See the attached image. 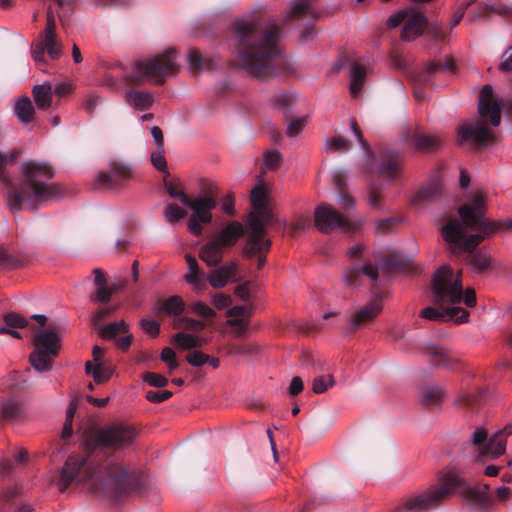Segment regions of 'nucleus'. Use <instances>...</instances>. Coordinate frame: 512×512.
<instances>
[{"label":"nucleus","instance_id":"nucleus-18","mask_svg":"<svg viewBox=\"0 0 512 512\" xmlns=\"http://www.w3.org/2000/svg\"><path fill=\"white\" fill-rule=\"evenodd\" d=\"M366 276L372 282L378 278V270L370 262L363 265L353 264L345 273L344 280L348 286L357 287L361 284V277Z\"/></svg>","mask_w":512,"mask_h":512},{"label":"nucleus","instance_id":"nucleus-16","mask_svg":"<svg viewBox=\"0 0 512 512\" xmlns=\"http://www.w3.org/2000/svg\"><path fill=\"white\" fill-rule=\"evenodd\" d=\"M248 229L246 244L243 248L244 256L252 258L257 254L269 251L271 242L268 239H263L265 233L261 232L260 224H252V227H248Z\"/></svg>","mask_w":512,"mask_h":512},{"label":"nucleus","instance_id":"nucleus-58","mask_svg":"<svg viewBox=\"0 0 512 512\" xmlns=\"http://www.w3.org/2000/svg\"><path fill=\"white\" fill-rule=\"evenodd\" d=\"M227 325L233 326L232 333L239 337L248 330L249 323L245 319H228Z\"/></svg>","mask_w":512,"mask_h":512},{"label":"nucleus","instance_id":"nucleus-38","mask_svg":"<svg viewBox=\"0 0 512 512\" xmlns=\"http://www.w3.org/2000/svg\"><path fill=\"white\" fill-rule=\"evenodd\" d=\"M174 342L183 350H191L200 347L204 340L198 336L179 332L173 337Z\"/></svg>","mask_w":512,"mask_h":512},{"label":"nucleus","instance_id":"nucleus-42","mask_svg":"<svg viewBox=\"0 0 512 512\" xmlns=\"http://www.w3.org/2000/svg\"><path fill=\"white\" fill-rule=\"evenodd\" d=\"M163 215L169 224L175 225L178 221L186 217L187 212L178 205L169 203L165 206Z\"/></svg>","mask_w":512,"mask_h":512},{"label":"nucleus","instance_id":"nucleus-29","mask_svg":"<svg viewBox=\"0 0 512 512\" xmlns=\"http://www.w3.org/2000/svg\"><path fill=\"white\" fill-rule=\"evenodd\" d=\"M415 148L421 151L433 150L440 147L443 139L438 135H426L415 131L412 136Z\"/></svg>","mask_w":512,"mask_h":512},{"label":"nucleus","instance_id":"nucleus-52","mask_svg":"<svg viewBox=\"0 0 512 512\" xmlns=\"http://www.w3.org/2000/svg\"><path fill=\"white\" fill-rule=\"evenodd\" d=\"M179 322L181 323L179 327L193 332H200L206 327L205 322L202 320L190 317H182Z\"/></svg>","mask_w":512,"mask_h":512},{"label":"nucleus","instance_id":"nucleus-10","mask_svg":"<svg viewBox=\"0 0 512 512\" xmlns=\"http://www.w3.org/2000/svg\"><path fill=\"white\" fill-rule=\"evenodd\" d=\"M216 191L217 187L211 184L207 188V193L211 196L188 197L185 202L184 206L192 210V215L188 220V229L192 234L200 236L203 232L201 224H208L212 221V210L216 207V201L212 196Z\"/></svg>","mask_w":512,"mask_h":512},{"label":"nucleus","instance_id":"nucleus-17","mask_svg":"<svg viewBox=\"0 0 512 512\" xmlns=\"http://www.w3.org/2000/svg\"><path fill=\"white\" fill-rule=\"evenodd\" d=\"M44 52L52 60H56L61 56L62 44L57 40L56 36H43L42 39L32 45L31 55L37 64L44 62Z\"/></svg>","mask_w":512,"mask_h":512},{"label":"nucleus","instance_id":"nucleus-14","mask_svg":"<svg viewBox=\"0 0 512 512\" xmlns=\"http://www.w3.org/2000/svg\"><path fill=\"white\" fill-rule=\"evenodd\" d=\"M108 172L101 171L96 176V182L104 188H118L122 182L131 177V169L127 164L113 160Z\"/></svg>","mask_w":512,"mask_h":512},{"label":"nucleus","instance_id":"nucleus-2","mask_svg":"<svg viewBox=\"0 0 512 512\" xmlns=\"http://www.w3.org/2000/svg\"><path fill=\"white\" fill-rule=\"evenodd\" d=\"M16 157L15 152L0 153V180L4 186L6 203L12 212L20 211L23 204L29 210H35L38 204L59 194L58 187L48 182L53 178L54 170L45 161H24L19 169L18 183H12L5 175V167L13 163Z\"/></svg>","mask_w":512,"mask_h":512},{"label":"nucleus","instance_id":"nucleus-37","mask_svg":"<svg viewBox=\"0 0 512 512\" xmlns=\"http://www.w3.org/2000/svg\"><path fill=\"white\" fill-rule=\"evenodd\" d=\"M432 363L438 367L453 368L457 359L442 347L433 348L431 350Z\"/></svg>","mask_w":512,"mask_h":512},{"label":"nucleus","instance_id":"nucleus-45","mask_svg":"<svg viewBox=\"0 0 512 512\" xmlns=\"http://www.w3.org/2000/svg\"><path fill=\"white\" fill-rule=\"evenodd\" d=\"M118 287L116 285H113L111 287H108L107 285L104 286H98L97 291L95 294L91 296L92 301L99 302L101 304H107L114 292H116Z\"/></svg>","mask_w":512,"mask_h":512},{"label":"nucleus","instance_id":"nucleus-40","mask_svg":"<svg viewBox=\"0 0 512 512\" xmlns=\"http://www.w3.org/2000/svg\"><path fill=\"white\" fill-rule=\"evenodd\" d=\"M85 371L87 374H91L97 383L109 380L112 375L110 368L102 366L101 363H97L93 366L89 361L85 364Z\"/></svg>","mask_w":512,"mask_h":512},{"label":"nucleus","instance_id":"nucleus-53","mask_svg":"<svg viewBox=\"0 0 512 512\" xmlns=\"http://www.w3.org/2000/svg\"><path fill=\"white\" fill-rule=\"evenodd\" d=\"M143 381L150 386L161 388L167 385L168 379L161 374L154 372H147L142 377Z\"/></svg>","mask_w":512,"mask_h":512},{"label":"nucleus","instance_id":"nucleus-41","mask_svg":"<svg viewBox=\"0 0 512 512\" xmlns=\"http://www.w3.org/2000/svg\"><path fill=\"white\" fill-rule=\"evenodd\" d=\"M184 310V302L179 296H170L167 298L162 306L160 307V311L172 315L177 316L180 315Z\"/></svg>","mask_w":512,"mask_h":512},{"label":"nucleus","instance_id":"nucleus-63","mask_svg":"<svg viewBox=\"0 0 512 512\" xmlns=\"http://www.w3.org/2000/svg\"><path fill=\"white\" fill-rule=\"evenodd\" d=\"M231 303V297L225 294H216L212 297V304L219 310L229 307Z\"/></svg>","mask_w":512,"mask_h":512},{"label":"nucleus","instance_id":"nucleus-26","mask_svg":"<svg viewBox=\"0 0 512 512\" xmlns=\"http://www.w3.org/2000/svg\"><path fill=\"white\" fill-rule=\"evenodd\" d=\"M1 414L6 421L21 420L26 415L25 404L18 398H7L2 401Z\"/></svg>","mask_w":512,"mask_h":512},{"label":"nucleus","instance_id":"nucleus-3","mask_svg":"<svg viewBox=\"0 0 512 512\" xmlns=\"http://www.w3.org/2000/svg\"><path fill=\"white\" fill-rule=\"evenodd\" d=\"M487 195L474 191L467 203L458 208L460 220L452 219L441 227V234L453 253L470 252L486 237L499 229V224L488 221L484 215Z\"/></svg>","mask_w":512,"mask_h":512},{"label":"nucleus","instance_id":"nucleus-50","mask_svg":"<svg viewBox=\"0 0 512 512\" xmlns=\"http://www.w3.org/2000/svg\"><path fill=\"white\" fill-rule=\"evenodd\" d=\"M350 128L353 134L355 135L357 141L359 142L361 148L368 155V162H370V158L374 157V153L370 150L368 143L364 140L360 128L358 127L357 121L354 118H350L349 120Z\"/></svg>","mask_w":512,"mask_h":512},{"label":"nucleus","instance_id":"nucleus-47","mask_svg":"<svg viewBox=\"0 0 512 512\" xmlns=\"http://www.w3.org/2000/svg\"><path fill=\"white\" fill-rule=\"evenodd\" d=\"M186 60L188 63V68L193 74L199 72L204 67L203 58L201 54L195 49H190L187 52Z\"/></svg>","mask_w":512,"mask_h":512},{"label":"nucleus","instance_id":"nucleus-57","mask_svg":"<svg viewBox=\"0 0 512 512\" xmlns=\"http://www.w3.org/2000/svg\"><path fill=\"white\" fill-rule=\"evenodd\" d=\"M264 163L267 169H277L281 163V154L278 151H269L265 153Z\"/></svg>","mask_w":512,"mask_h":512},{"label":"nucleus","instance_id":"nucleus-13","mask_svg":"<svg viewBox=\"0 0 512 512\" xmlns=\"http://www.w3.org/2000/svg\"><path fill=\"white\" fill-rule=\"evenodd\" d=\"M382 311V303L379 297H376L368 303L358 307L348 319L347 329L357 331L367 324L373 322Z\"/></svg>","mask_w":512,"mask_h":512},{"label":"nucleus","instance_id":"nucleus-54","mask_svg":"<svg viewBox=\"0 0 512 512\" xmlns=\"http://www.w3.org/2000/svg\"><path fill=\"white\" fill-rule=\"evenodd\" d=\"M151 161L156 169L164 171L167 167L164 147H156L151 155Z\"/></svg>","mask_w":512,"mask_h":512},{"label":"nucleus","instance_id":"nucleus-23","mask_svg":"<svg viewBox=\"0 0 512 512\" xmlns=\"http://www.w3.org/2000/svg\"><path fill=\"white\" fill-rule=\"evenodd\" d=\"M370 71V65L366 61L354 62L350 67V93L356 97L365 81V77Z\"/></svg>","mask_w":512,"mask_h":512},{"label":"nucleus","instance_id":"nucleus-21","mask_svg":"<svg viewBox=\"0 0 512 512\" xmlns=\"http://www.w3.org/2000/svg\"><path fill=\"white\" fill-rule=\"evenodd\" d=\"M126 103L136 111L148 110L154 103V96L147 90L128 89L124 92Z\"/></svg>","mask_w":512,"mask_h":512},{"label":"nucleus","instance_id":"nucleus-31","mask_svg":"<svg viewBox=\"0 0 512 512\" xmlns=\"http://www.w3.org/2000/svg\"><path fill=\"white\" fill-rule=\"evenodd\" d=\"M506 443L507 441L505 437H503V431H498L487 441L484 453L491 455L492 458H497L505 453Z\"/></svg>","mask_w":512,"mask_h":512},{"label":"nucleus","instance_id":"nucleus-32","mask_svg":"<svg viewBox=\"0 0 512 512\" xmlns=\"http://www.w3.org/2000/svg\"><path fill=\"white\" fill-rule=\"evenodd\" d=\"M466 263L476 273L484 272L490 265V256L484 251L470 253L466 258Z\"/></svg>","mask_w":512,"mask_h":512},{"label":"nucleus","instance_id":"nucleus-60","mask_svg":"<svg viewBox=\"0 0 512 512\" xmlns=\"http://www.w3.org/2000/svg\"><path fill=\"white\" fill-rule=\"evenodd\" d=\"M367 201L368 204L373 208L379 209L381 207V192L378 187L372 185L369 188Z\"/></svg>","mask_w":512,"mask_h":512},{"label":"nucleus","instance_id":"nucleus-64","mask_svg":"<svg viewBox=\"0 0 512 512\" xmlns=\"http://www.w3.org/2000/svg\"><path fill=\"white\" fill-rule=\"evenodd\" d=\"M499 68L502 71H511L512 70V47H509L502 55L501 62L499 64Z\"/></svg>","mask_w":512,"mask_h":512},{"label":"nucleus","instance_id":"nucleus-30","mask_svg":"<svg viewBox=\"0 0 512 512\" xmlns=\"http://www.w3.org/2000/svg\"><path fill=\"white\" fill-rule=\"evenodd\" d=\"M33 97L39 109H48L52 103V86L49 82L36 85L33 88Z\"/></svg>","mask_w":512,"mask_h":512},{"label":"nucleus","instance_id":"nucleus-34","mask_svg":"<svg viewBox=\"0 0 512 512\" xmlns=\"http://www.w3.org/2000/svg\"><path fill=\"white\" fill-rule=\"evenodd\" d=\"M294 102L295 97L284 91L275 93L271 99L272 106L286 115L291 112Z\"/></svg>","mask_w":512,"mask_h":512},{"label":"nucleus","instance_id":"nucleus-48","mask_svg":"<svg viewBox=\"0 0 512 512\" xmlns=\"http://www.w3.org/2000/svg\"><path fill=\"white\" fill-rule=\"evenodd\" d=\"M335 384L332 375L316 377L312 382V390L316 394H322Z\"/></svg>","mask_w":512,"mask_h":512},{"label":"nucleus","instance_id":"nucleus-35","mask_svg":"<svg viewBox=\"0 0 512 512\" xmlns=\"http://www.w3.org/2000/svg\"><path fill=\"white\" fill-rule=\"evenodd\" d=\"M15 114L23 123H29L33 119L34 107L28 97L19 98L14 106Z\"/></svg>","mask_w":512,"mask_h":512},{"label":"nucleus","instance_id":"nucleus-36","mask_svg":"<svg viewBox=\"0 0 512 512\" xmlns=\"http://www.w3.org/2000/svg\"><path fill=\"white\" fill-rule=\"evenodd\" d=\"M99 334L104 339H114L116 336L126 333L128 331V325L124 320L117 322L101 325L99 328Z\"/></svg>","mask_w":512,"mask_h":512},{"label":"nucleus","instance_id":"nucleus-33","mask_svg":"<svg viewBox=\"0 0 512 512\" xmlns=\"http://www.w3.org/2000/svg\"><path fill=\"white\" fill-rule=\"evenodd\" d=\"M439 187L436 183H429L418 189L411 197L410 203L413 205H423L432 200L438 193Z\"/></svg>","mask_w":512,"mask_h":512},{"label":"nucleus","instance_id":"nucleus-6","mask_svg":"<svg viewBox=\"0 0 512 512\" xmlns=\"http://www.w3.org/2000/svg\"><path fill=\"white\" fill-rule=\"evenodd\" d=\"M456 491L473 504H482L487 498L485 493L468 486L456 473L448 472L440 477L438 486L409 498L405 503V509L407 512H419L436 507Z\"/></svg>","mask_w":512,"mask_h":512},{"label":"nucleus","instance_id":"nucleus-49","mask_svg":"<svg viewBox=\"0 0 512 512\" xmlns=\"http://www.w3.org/2000/svg\"><path fill=\"white\" fill-rule=\"evenodd\" d=\"M308 118L305 116L302 117H295L291 119L287 124V136L288 137H295L297 136L307 125Z\"/></svg>","mask_w":512,"mask_h":512},{"label":"nucleus","instance_id":"nucleus-12","mask_svg":"<svg viewBox=\"0 0 512 512\" xmlns=\"http://www.w3.org/2000/svg\"><path fill=\"white\" fill-rule=\"evenodd\" d=\"M458 139L474 147H483L493 142L494 132L485 124L470 122L460 125L457 129Z\"/></svg>","mask_w":512,"mask_h":512},{"label":"nucleus","instance_id":"nucleus-28","mask_svg":"<svg viewBox=\"0 0 512 512\" xmlns=\"http://www.w3.org/2000/svg\"><path fill=\"white\" fill-rule=\"evenodd\" d=\"M332 179L335 188L338 190L339 204L345 209L352 208L355 204V201L354 198L344 189L345 175L343 174V172L340 170L335 171L333 173Z\"/></svg>","mask_w":512,"mask_h":512},{"label":"nucleus","instance_id":"nucleus-55","mask_svg":"<svg viewBox=\"0 0 512 512\" xmlns=\"http://www.w3.org/2000/svg\"><path fill=\"white\" fill-rule=\"evenodd\" d=\"M220 268L223 271L228 282H238L240 280V278L237 277L239 272V265L237 262H229L225 265L220 266Z\"/></svg>","mask_w":512,"mask_h":512},{"label":"nucleus","instance_id":"nucleus-39","mask_svg":"<svg viewBox=\"0 0 512 512\" xmlns=\"http://www.w3.org/2000/svg\"><path fill=\"white\" fill-rule=\"evenodd\" d=\"M273 214L270 210L264 208L255 209L250 213L248 219V227H252V224H260L261 232L266 233V224L272 220Z\"/></svg>","mask_w":512,"mask_h":512},{"label":"nucleus","instance_id":"nucleus-25","mask_svg":"<svg viewBox=\"0 0 512 512\" xmlns=\"http://www.w3.org/2000/svg\"><path fill=\"white\" fill-rule=\"evenodd\" d=\"M224 255V247L214 238L204 244L199 252V257L209 267H216L220 264Z\"/></svg>","mask_w":512,"mask_h":512},{"label":"nucleus","instance_id":"nucleus-19","mask_svg":"<svg viewBox=\"0 0 512 512\" xmlns=\"http://www.w3.org/2000/svg\"><path fill=\"white\" fill-rule=\"evenodd\" d=\"M426 25V18L422 13L411 12L406 16L401 37L405 41H411L420 36Z\"/></svg>","mask_w":512,"mask_h":512},{"label":"nucleus","instance_id":"nucleus-8","mask_svg":"<svg viewBox=\"0 0 512 512\" xmlns=\"http://www.w3.org/2000/svg\"><path fill=\"white\" fill-rule=\"evenodd\" d=\"M136 430L123 423H113L99 429L89 428L83 432V442L89 449H124L136 438Z\"/></svg>","mask_w":512,"mask_h":512},{"label":"nucleus","instance_id":"nucleus-11","mask_svg":"<svg viewBox=\"0 0 512 512\" xmlns=\"http://www.w3.org/2000/svg\"><path fill=\"white\" fill-rule=\"evenodd\" d=\"M314 218L316 227L323 233H329L337 228H341L343 231L355 230V225L351 224L331 205L323 204L316 207Z\"/></svg>","mask_w":512,"mask_h":512},{"label":"nucleus","instance_id":"nucleus-62","mask_svg":"<svg viewBox=\"0 0 512 512\" xmlns=\"http://www.w3.org/2000/svg\"><path fill=\"white\" fill-rule=\"evenodd\" d=\"M141 328L151 336H156L160 332V325L155 320L142 319L140 321Z\"/></svg>","mask_w":512,"mask_h":512},{"label":"nucleus","instance_id":"nucleus-22","mask_svg":"<svg viewBox=\"0 0 512 512\" xmlns=\"http://www.w3.org/2000/svg\"><path fill=\"white\" fill-rule=\"evenodd\" d=\"M455 67H456V63L453 58H447L445 62H440V61L427 62L422 69V73L420 75L419 81L426 83L430 80V78L432 76H435L437 74H442V73L454 74Z\"/></svg>","mask_w":512,"mask_h":512},{"label":"nucleus","instance_id":"nucleus-43","mask_svg":"<svg viewBox=\"0 0 512 512\" xmlns=\"http://www.w3.org/2000/svg\"><path fill=\"white\" fill-rule=\"evenodd\" d=\"M349 142L342 136H334L327 138L325 141V150L327 152H344L348 150Z\"/></svg>","mask_w":512,"mask_h":512},{"label":"nucleus","instance_id":"nucleus-15","mask_svg":"<svg viewBox=\"0 0 512 512\" xmlns=\"http://www.w3.org/2000/svg\"><path fill=\"white\" fill-rule=\"evenodd\" d=\"M493 88L486 84L483 86L478 103V113L480 117H489L494 127L499 126L501 122V101H492Z\"/></svg>","mask_w":512,"mask_h":512},{"label":"nucleus","instance_id":"nucleus-20","mask_svg":"<svg viewBox=\"0 0 512 512\" xmlns=\"http://www.w3.org/2000/svg\"><path fill=\"white\" fill-rule=\"evenodd\" d=\"M243 234V225L240 222L232 221L227 223L218 233H216L214 239L224 248L232 247L243 236Z\"/></svg>","mask_w":512,"mask_h":512},{"label":"nucleus","instance_id":"nucleus-9","mask_svg":"<svg viewBox=\"0 0 512 512\" xmlns=\"http://www.w3.org/2000/svg\"><path fill=\"white\" fill-rule=\"evenodd\" d=\"M33 345L34 350L29 357L31 366L38 372L51 371L60 349L58 333L54 330H40L34 336Z\"/></svg>","mask_w":512,"mask_h":512},{"label":"nucleus","instance_id":"nucleus-27","mask_svg":"<svg viewBox=\"0 0 512 512\" xmlns=\"http://www.w3.org/2000/svg\"><path fill=\"white\" fill-rule=\"evenodd\" d=\"M445 394V390L440 386H426L420 392V402L423 406L433 409L442 403Z\"/></svg>","mask_w":512,"mask_h":512},{"label":"nucleus","instance_id":"nucleus-59","mask_svg":"<svg viewBox=\"0 0 512 512\" xmlns=\"http://www.w3.org/2000/svg\"><path fill=\"white\" fill-rule=\"evenodd\" d=\"M172 396V392L168 390L154 391L150 390L146 393V399L152 403H161L168 400Z\"/></svg>","mask_w":512,"mask_h":512},{"label":"nucleus","instance_id":"nucleus-4","mask_svg":"<svg viewBox=\"0 0 512 512\" xmlns=\"http://www.w3.org/2000/svg\"><path fill=\"white\" fill-rule=\"evenodd\" d=\"M74 482L88 484L95 493L111 495L127 492L132 484L130 474L121 464L110 462L96 467L82 455L67 458L58 482L59 491L64 492Z\"/></svg>","mask_w":512,"mask_h":512},{"label":"nucleus","instance_id":"nucleus-24","mask_svg":"<svg viewBox=\"0 0 512 512\" xmlns=\"http://www.w3.org/2000/svg\"><path fill=\"white\" fill-rule=\"evenodd\" d=\"M403 168V160L398 153H387L378 168L380 177L394 179L398 177Z\"/></svg>","mask_w":512,"mask_h":512},{"label":"nucleus","instance_id":"nucleus-51","mask_svg":"<svg viewBox=\"0 0 512 512\" xmlns=\"http://www.w3.org/2000/svg\"><path fill=\"white\" fill-rule=\"evenodd\" d=\"M189 308L193 313L203 318L210 319L214 318L216 315V312L202 301H194L190 303Z\"/></svg>","mask_w":512,"mask_h":512},{"label":"nucleus","instance_id":"nucleus-7","mask_svg":"<svg viewBox=\"0 0 512 512\" xmlns=\"http://www.w3.org/2000/svg\"><path fill=\"white\" fill-rule=\"evenodd\" d=\"M179 62L174 49H167L152 57L136 60L132 64V72L126 80L135 83L149 82L161 85L166 78L177 75Z\"/></svg>","mask_w":512,"mask_h":512},{"label":"nucleus","instance_id":"nucleus-5","mask_svg":"<svg viewBox=\"0 0 512 512\" xmlns=\"http://www.w3.org/2000/svg\"><path fill=\"white\" fill-rule=\"evenodd\" d=\"M433 303L440 309L427 307L420 316L424 319L442 322L453 321L456 324L466 323L469 313L458 305L464 302L468 307L476 303L475 291L467 288L465 293L462 286V271L456 273L449 266L438 268L432 278Z\"/></svg>","mask_w":512,"mask_h":512},{"label":"nucleus","instance_id":"nucleus-61","mask_svg":"<svg viewBox=\"0 0 512 512\" xmlns=\"http://www.w3.org/2000/svg\"><path fill=\"white\" fill-rule=\"evenodd\" d=\"M5 323L9 328L15 327H24L27 324V321L19 314L10 313L5 316Z\"/></svg>","mask_w":512,"mask_h":512},{"label":"nucleus","instance_id":"nucleus-46","mask_svg":"<svg viewBox=\"0 0 512 512\" xmlns=\"http://www.w3.org/2000/svg\"><path fill=\"white\" fill-rule=\"evenodd\" d=\"M205 278L215 289L224 288L229 283L220 267L209 272Z\"/></svg>","mask_w":512,"mask_h":512},{"label":"nucleus","instance_id":"nucleus-44","mask_svg":"<svg viewBox=\"0 0 512 512\" xmlns=\"http://www.w3.org/2000/svg\"><path fill=\"white\" fill-rule=\"evenodd\" d=\"M251 203L255 209L264 208L268 202V197L265 192L264 186L260 183L255 186L251 191Z\"/></svg>","mask_w":512,"mask_h":512},{"label":"nucleus","instance_id":"nucleus-56","mask_svg":"<svg viewBox=\"0 0 512 512\" xmlns=\"http://www.w3.org/2000/svg\"><path fill=\"white\" fill-rule=\"evenodd\" d=\"M186 359L190 365L200 367L207 363L210 357L201 351L194 350L187 355Z\"/></svg>","mask_w":512,"mask_h":512},{"label":"nucleus","instance_id":"nucleus-1","mask_svg":"<svg viewBox=\"0 0 512 512\" xmlns=\"http://www.w3.org/2000/svg\"><path fill=\"white\" fill-rule=\"evenodd\" d=\"M240 46L236 63L247 75L261 80L283 78L292 66L279 47L280 28L274 20L248 17L233 25Z\"/></svg>","mask_w":512,"mask_h":512}]
</instances>
